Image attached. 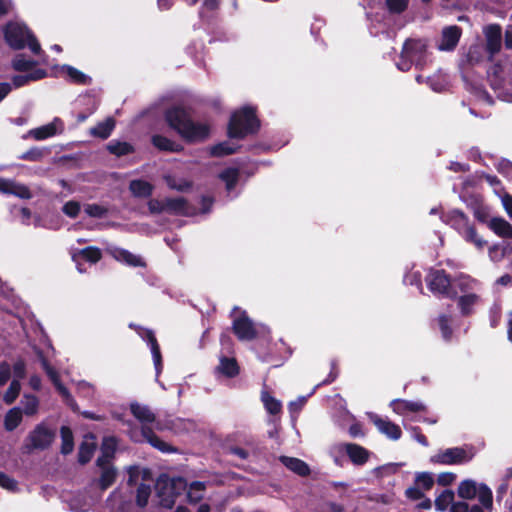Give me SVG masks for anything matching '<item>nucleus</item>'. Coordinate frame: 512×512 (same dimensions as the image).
<instances>
[{
    "label": "nucleus",
    "mask_w": 512,
    "mask_h": 512,
    "mask_svg": "<svg viewBox=\"0 0 512 512\" xmlns=\"http://www.w3.org/2000/svg\"><path fill=\"white\" fill-rule=\"evenodd\" d=\"M167 126L175 131L186 144H199L211 136V125L194 121L190 113L180 105L167 108L163 114Z\"/></svg>",
    "instance_id": "f257e3e1"
},
{
    "label": "nucleus",
    "mask_w": 512,
    "mask_h": 512,
    "mask_svg": "<svg viewBox=\"0 0 512 512\" xmlns=\"http://www.w3.org/2000/svg\"><path fill=\"white\" fill-rule=\"evenodd\" d=\"M261 122L257 110L253 106H244L234 111L227 125V136L230 139L243 140L259 132Z\"/></svg>",
    "instance_id": "f03ea898"
},
{
    "label": "nucleus",
    "mask_w": 512,
    "mask_h": 512,
    "mask_svg": "<svg viewBox=\"0 0 512 512\" xmlns=\"http://www.w3.org/2000/svg\"><path fill=\"white\" fill-rule=\"evenodd\" d=\"M131 414L142 424L141 436L155 449L163 453H173L177 449L167 442L160 439L153 429L148 425L156 420V415L152 410L138 402H132L129 406Z\"/></svg>",
    "instance_id": "7ed1b4c3"
},
{
    "label": "nucleus",
    "mask_w": 512,
    "mask_h": 512,
    "mask_svg": "<svg viewBox=\"0 0 512 512\" xmlns=\"http://www.w3.org/2000/svg\"><path fill=\"white\" fill-rule=\"evenodd\" d=\"M3 33L6 43L14 50H21L27 46L35 55L42 52L36 36L25 24L8 22L3 29Z\"/></svg>",
    "instance_id": "20e7f679"
},
{
    "label": "nucleus",
    "mask_w": 512,
    "mask_h": 512,
    "mask_svg": "<svg viewBox=\"0 0 512 512\" xmlns=\"http://www.w3.org/2000/svg\"><path fill=\"white\" fill-rule=\"evenodd\" d=\"M187 482L183 477L170 478L167 474H161L155 484L159 504L166 509H172L176 499L186 490Z\"/></svg>",
    "instance_id": "39448f33"
},
{
    "label": "nucleus",
    "mask_w": 512,
    "mask_h": 512,
    "mask_svg": "<svg viewBox=\"0 0 512 512\" xmlns=\"http://www.w3.org/2000/svg\"><path fill=\"white\" fill-rule=\"evenodd\" d=\"M55 439V432L45 423L37 424L33 430L29 432L23 443V451L31 453L34 450H47Z\"/></svg>",
    "instance_id": "423d86ee"
},
{
    "label": "nucleus",
    "mask_w": 512,
    "mask_h": 512,
    "mask_svg": "<svg viewBox=\"0 0 512 512\" xmlns=\"http://www.w3.org/2000/svg\"><path fill=\"white\" fill-rule=\"evenodd\" d=\"M428 289L437 296L454 300L457 298V291L452 288V279L444 269H431L426 276Z\"/></svg>",
    "instance_id": "0eeeda50"
},
{
    "label": "nucleus",
    "mask_w": 512,
    "mask_h": 512,
    "mask_svg": "<svg viewBox=\"0 0 512 512\" xmlns=\"http://www.w3.org/2000/svg\"><path fill=\"white\" fill-rule=\"evenodd\" d=\"M404 56L413 60L416 69L423 70L427 64L428 43L425 39L408 38L402 46Z\"/></svg>",
    "instance_id": "6e6552de"
},
{
    "label": "nucleus",
    "mask_w": 512,
    "mask_h": 512,
    "mask_svg": "<svg viewBox=\"0 0 512 512\" xmlns=\"http://www.w3.org/2000/svg\"><path fill=\"white\" fill-rule=\"evenodd\" d=\"M232 331L240 341H252L258 335L246 311H241L240 315L233 320Z\"/></svg>",
    "instance_id": "1a4fd4ad"
},
{
    "label": "nucleus",
    "mask_w": 512,
    "mask_h": 512,
    "mask_svg": "<svg viewBox=\"0 0 512 512\" xmlns=\"http://www.w3.org/2000/svg\"><path fill=\"white\" fill-rule=\"evenodd\" d=\"M465 449L461 447L448 448L431 457V462L442 465L462 464L471 460Z\"/></svg>",
    "instance_id": "9d476101"
},
{
    "label": "nucleus",
    "mask_w": 512,
    "mask_h": 512,
    "mask_svg": "<svg viewBox=\"0 0 512 512\" xmlns=\"http://www.w3.org/2000/svg\"><path fill=\"white\" fill-rule=\"evenodd\" d=\"M462 29L457 25L445 27L441 34V41L438 44L440 51H453L461 38Z\"/></svg>",
    "instance_id": "9b49d317"
},
{
    "label": "nucleus",
    "mask_w": 512,
    "mask_h": 512,
    "mask_svg": "<svg viewBox=\"0 0 512 512\" xmlns=\"http://www.w3.org/2000/svg\"><path fill=\"white\" fill-rule=\"evenodd\" d=\"M484 33L486 37V51L493 56L501 49V26L499 24H491L486 27Z\"/></svg>",
    "instance_id": "f8f14e48"
},
{
    "label": "nucleus",
    "mask_w": 512,
    "mask_h": 512,
    "mask_svg": "<svg viewBox=\"0 0 512 512\" xmlns=\"http://www.w3.org/2000/svg\"><path fill=\"white\" fill-rule=\"evenodd\" d=\"M370 420L381 433L385 434L390 439L398 440L401 437L402 430L400 426L390 420L383 419L377 414L370 415Z\"/></svg>",
    "instance_id": "ddd939ff"
},
{
    "label": "nucleus",
    "mask_w": 512,
    "mask_h": 512,
    "mask_svg": "<svg viewBox=\"0 0 512 512\" xmlns=\"http://www.w3.org/2000/svg\"><path fill=\"white\" fill-rule=\"evenodd\" d=\"M0 193L11 194L20 199L32 198V193L26 185L2 177H0Z\"/></svg>",
    "instance_id": "4468645a"
},
{
    "label": "nucleus",
    "mask_w": 512,
    "mask_h": 512,
    "mask_svg": "<svg viewBox=\"0 0 512 512\" xmlns=\"http://www.w3.org/2000/svg\"><path fill=\"white\" fill-rule=\"evenodd\" d=\"M340 447L354 465H364L369 459V451L358 444L344 443Z\"/></svg>",
    "instance_id": "2eb2a0df"
},
{
    "label": "nucleus",
    "mask_w": 512,
    "mask_h": 512,
    "mask_svg": "<svg viewBox=\"0 0 512 512\" xmlns=\"http://www.w3.org/2000/svg\"><path fill=\"white\" fill-rule=\"evenodd\" d=\"M151 144L161 152L181 153L184 150V146L182 144L160 134H154L151 136Z\"/></svg>",
    "instance_id": "dca6fc26"
},
{
    "label": "nucleus",
    "mask_w": 512,
    "mask_h": 512,
    "mask_svg": "<svg viewBox=\"0 0 512 512\" xmlns=\"http://www.w3.org/2000/svg\"><path fill=\"white\" fill-rule=\"evenodd\" d=\"M96 448L97 444L95 442V436L93 434L86 435L78 448V462L81 465H86L89 463L94 455Z\"/></svg>",
    "instance_id": "f3484780"
},
{
    "label": "nucleus",
    "mask_w": 512,
    "mask_h": 512,
    "mask_svg": "<svg viewBox=\"0 0 512 512\" xmlns=\"http://www.w3.org/2000/svg\"><path fill=\"white\" fill-rule=\"evenodd\" d=\"M446 223L460 235L471 225L468 216L459 209H454L447 213Z\"/></svg>",
    "instance_id": "a211bd4d"
},
{
    "label": "nucleus",
    "mask_w": 512,
    "mask_h": 512,
    "mask_svg": "<svg viewBox=\"0 0 512 512\" xmlns=\"http://www.w3.org/2000/svg\"><path fill=\"white\" fill-rule=\"evenodd\" d=\"M455 299L463 317L471 316L474 313V306L481 302V297L476 293L464 294Z\"/></svg>",
    "instance_id": "6ab92c4d"
},
{
    "label": "nucleus",
    "mask_w": 512,
    "mask_h": 512,
    "mask_svg": "<svg viewBox=\"0 0 512 512\" xmlns=\"http://www.w3.org/2000/svg\"><path fill=\"white\" fill-rule=\"evenodd\" d=\"M48 75L47 70L37 68L26 74L14 75L12 77V84L15 88L23 87L30 82H35L46 78Z\"/></svg>",
    "instance_id": "aec40b11"
},
{
    "label": "nucleus",
    "mask_w": 512,
    "mask_h": 512,
    "mask_svg": "<svg viewBox=\"0 0 512 512\" xmlns=\"http://www.w3.org/2000/svg\"><path fill=\"white\" fill-rule=\"evenodd\" d=\"M280 461L286 468H288L289 470H291L292 472L301 477H306L311 472L309 465L299 458L281 456Z\"/></svg>",
    "instance_id": "412c9836"
},
{
    "label": "nucleus",
    "mask_w": 512,
    "mask_h": 512,
    "mask_svg": "<svg viewBox=\"0 0 512 512\" xmlns=\"http://www.w3.org/2000/svg\"><path fill=\"white\" fill-rule=\"evenodd\" d=\"M467 206L472 210L474 217L481 223H486L489 217V212L483 204L482 197L479 195H472L469 201L466 200Z\"/></svg>",
    "instance_id": "4be33fe9"
},
{
    "label": "nucleus",
    "mask_w": 512,
    "mask_h": 512,
    "mask_svg": "<svg viewBox=\"0 0 512 512\" xmlns=\"http://www.w3.org/2000/svg\"><path fill=\"white\" fill-rule=\"evenodd\" d=\"M488 227L499 237L512 239V225L502 217H493Z\"/></svg>",
    "instance_id": "5701e85b"
},
{
    "label": "nucleus",
    "mask_w": 512,
    "mask_h": 512,
    "mask_svg": "<svg viewBox=\"0 0 512 512\" xmlns=\"http://www.w3.org/2000/svg\"><path fill=\"white\" fill-rule=\"evenodd\" d=\"M166 212L172 215H187L188 201L184 197L166 198Z\"/></svg>",
    "instance_id": "b1692460"
},
{
    "label": "nucleus",
    "mask_w": 512,
    "mask_h": 512,
    "mask_svg": "<svg viewBox=\"0 0 512 512\" xmlns=\"http://www.w3.org/2000/svg\"><path fill=\"white\" fill-rule=\"evenodd\" d=\"M80 258L91 264H95L101 260L102 251L96 246H88L73 254L72 259L74 262H77V259Z\"/></svg>",
    "instance_id": "393cba45"
},
{
    "label": "nucleus",
    "mask_w": 512,
    "mask_h": 512,
    "mask_svg": "<svg viewBox=\"0 0 512 512\" xmlns=\"http://www.w3.org/2000/svg\"><path fill=\"white\" fill-rule=\"evenodd\" d=\"M116 121L113 117H108L105 121L99 122L96 126L90 129V134L93 137L100 139H107L114 130Z\"/></svg>",
    "instance_id": "a878e982"
},
{
    "label": "nucleus",
    "mask_w": 512,
    "mask_h": 512,
    "mask_svg": "<svg viewBox=\"0 0 512 512\" xmlns=\"http://www.w3.org/2000/svg\"><path fill=\"white\" fill-rule=\"evenodd\" d=\"M129 189L135 197L147 198L152 195L154 187L148 181L137 179L130 182Z\"/></svg>",
    "instance_id": "bb28decb"
},
{
    "label": "nucleus",
    "mask_w": 512,
    "mask_h": 512,
    "mask_svg": "<svg viewBox=\"0 0 512 512\" xmlns=\"http://www.w3.org/2000/svg\"><path fill=\"white\" fill-rule=\"evenodd\" d=\"M217 370L227 378H234L240 372L237 360L235 358H228L226 356H222L220 358V363L217 367Z\"/></svg>",
    "instance_id": "cd10ccee"
},
{
    "label": "nucleus",
    "mask_w": 512,
    "mask_h": 512,
    "mask_svg": "<svg viewBox=\"0 0 512 512\" xmlns=\"http://www.w3.org/2000/svg\"><path fill=\"white\" fill-rule=\"evenodd\" d=\"M23 420V412L19 407L9 409L4 416V428L8 432L14 431Z\"/></svg>",
    "instance_id": "c85d7f7f"
},
{
    "label": "nucleus",
    "mask_w": 512,
    "mask_h": 512,
    "mask_svg": "<svg viewBox=\"0 0 512 512\" xmlns=\"http://www.w3.org/2000/svg\"><path fill=\"white\" fill-rule=\"evenodd\" d=\"M37 64L38 62L36 60L27 59L25 54L19 53L12 59L11 67L17 72L29 73L32 70L37 69Z\"/></svg>",
    "instance_id": "c756f323"
},
{
    "label": "nucleus",
    "mask_w": 512,
    "mask_h": 512,
    "mask_svg": "<svg viewBox=\"0 0 512 512\" xmlns=\"http://www.w3.org/2000/svg\"><path fill=\"white\" fill-rule=\"evenodd\" d=\"M110 154L117 157L126 156L135 152V147L126 141L111 140L107 145Z\"/></svg>",
    "instance_id": "7c9ffc66"
},
{
    "label": "nucleus",
    "mask_w": 512,
    "mask_h": 512,
    "mask_svg": "<svg viewBox=\"0 0 512 512\" xmlns=\"http://www.w3.org/2000/svg\"><path fill=\"white\" fill-rule=\"evenodd\" d=\"M218 177L225 183L226 190L230 192L236 187L239 181L240 171L238 168L228 167L222 170Z\"/></svg>",
    "instance_id": "2f4dec72"
},
{
    "label": "nucleus",
    "mask_w": 512,
    "mask_h": 512,
    "mask_svg": "<svg viewBox=\"0 0 512 512\" xmlns=\"http://www.w3.org/2000/svg\"><path fill=\"white\" fill-rule=\"evenodd\" d=\"M241 146H233L228 141L217 143L210 147L209 154L212 157H224L235 154L238 152Z\"/></svg>",
    "instance_id": "473e14b6"
},
{
    "label": "nucleus",
    "mask_w": 512,
    "mask_h": 512,
    "mask_svg": "<svg viewBox=\"0 0 512 512\" xmlns=\"http://www.w3.org/2000/svg\"><path fill=\"white\" fill-rule=\"evenodd\" d=\"M63 70L66 72L67 76L73 84L90 85L92 82L91 77L84 74L82 71L76 69L73 66L64 65Z\"/></svg>",
    "instance_id": "72a5a7b5"
},
{
    "label": "nucleus",
    "mask_w": 512,
    "mask_h": 512,
    "mask_svg": "<svg viewBox=\"0 0 512 512\" xmlns=\"http://www.w3.org/2000/svg\"><path fill=\"white\" fill-rule=\"evenodd\" d=\"M116 259L131 267H144L146 264L140 256H137L126 249H119L116 252Z\"/></svg>",
    "instance_id": "f704fd0d"
},
{
    "label": "nucleus",
    "mask_w": 512,
    "mask_h": 512,
    "mask_svg": "<svg viewBox=\"0 0 512 512\" xmlns=\"http://www.w3.org/2000/svg\"><path fill=\"white\" fill-rule=\"evenodd\" d=\"M60 436L62 441L60 452L63 455L72 453L74 449V436L71 428L68 426H62L60 428Z\"/></svg>",
    "instance_id": "c9c22d12"
},
{
    "label": "nucleus",
    "mask_w": 512,
    "mask_h": 512,
    "mask_svg": "<svg viewBox=\"0 0 512 512\" xmlns=\"http://www.w3.org/2000/svg\"><path fill=\"white\" fill-rule=\"evenodd\" d=\"M476 482L470 479L463 480L458 486V496L462 499H474L477 495Z\"/></svg>",
    "instance_id": "e433bc0d"
},
{
    "label": "nucleus",
    "mask_w": 512,
    "mask_h": 512,
    "mask_svg": "<svg viewBox=\"0 0 512 512\" xmlns=\"http://www.w3.org/2000/svg\"><path fill=\"white\" fill-rule=\"evenodd\" d=\"M461 236L466 242L473 244L479 250L483 249L487 245V241L478 235L476 228L473 225L466 228Z\"/></svg>",
    "instance_id": "4c0bfd02"
},
{
    "label": "nucleus",
    "mask_w": 512,
    "mask_h": 512,
    "mask_svg": "<svg viewBox=\"0 0 512 512\" xmlns=\"http://www.w3.org/2000/svg\"><path fill=\"white\" fill-rule=\"evenodd\" d=\"M261 400L269 414L278 415L282 412V403L275 397L271 396L268 392L262 393Z\"/></svg>",
    "instance_id": "58836bf2"
},
{
    "label": "nucleus",
    "mask_w": 512,
    "mask_h": 512,
    "mask_svg": "<svg viewBox=\"0 0 512 512\" xmlns=\"http://www.w3.org/2000/svg\"><path fill=\"white\" fill-rule=\"evenodd\" d=\"M21 404L23 405V414L33 416L37 413L39 408V400L33 394H24Z\"/></svg>",
    "instance_id": "ea45409f"
},
{
    "label": "nucleus",
    "mask_w": 512,
    "mask_h": 512,
    "mask_svg": "<svg viewBox=\"0 0 512 512\" xmlns=\"http://www.w3.org/2000/svg\"><path fill=\"white\" fill-rule=\"evenodd\" d=\"M98 485L101 490H106L116 481L117 471L114 467L101 469Z\"/></svg>",
    "instance_id": "a19ab883"
},
{
    "label": "nucleus",
    "mask_w": 512,
    "mask_h": 512,
    "mask_svg": "<svg viewBox=\"0 0 512 512\" xmlns=\"http://www.w3.org/2000/svg\"><path fill=\"white\" fill-rule=\"evenodd\" d=\"M451 316L446 314H441L438 317V326L442 335V338L446 342H450L453 336V330L450 325L451 323Z\"/></svg>",
    "instance_id": "79ce46f5"
},
{
    "label": "nucleus",
    "mask_w": 512,
    "mask_h": 512,
    "mask_svg": "<svg viewBox=\"0 0 512 512\" xmlns=\"http://www.w3.org/2000/svg\"><path fill=\"white\" fill-rule=\"evenodd\" d=\"M454 492L450 489H446L435 499V507L437 511H445L448 506L453 503Z\"/></svg>",
    "instance_id": "37998d69"
},
{
    "label": "nucleus",
    "mask_w": 512,
    "mask_h": 512,
    "mask_svg": "<svg viewBox=\"0 0 512 512\" xmlns=\"http://www.w3.org/2000/svg\"><path fill=\"white\" fill-rule=\"evenodd\" d=\"M477 494L483 508L491 510L493 506V495L491 489L486 484H480Z\"/></svg>",
    "instance_id": "c03bdc74"
},
{
    "label": "nucleus",
    "mask_w": 512,
    "mask_h": 512,
    "mask_svg": "<svg viewBox=\"0 0 512 512\" xmlns=\"http://www.w3.org/2000/svg\"><path fill=\"white\" fill-rule=\"evenodd\" d=\"M20 391H21L20 381L13 379L3 396V401L5 402V404H7V405L13 404L15 402V400L18 398Z\"/></svg>",
    "instance_id": "a18cd8bd"
},
{
    "label": "nucleus",
    "mask_w": 512,
    "mask_h": 512,
    "mask_svg": "<svg viewBox=\"0 0 512 512\" xmlns=\"http://www.w3.org/2000/svg\"><path fill=\"white\" fill-rule=\"evenodd\" d=\"M151 495V487L148 484L141 483L136 491V505L145 508Z\"/></svg>",
    "instance_id": "49530a36"
},
{
    "label": "nucleus",
    "mask_w": 512,
    "mask_h": 512,
    "mask_svg": "<svg viewBox=\"0 0 512 512\" xmlns=\"http://www.w3.org/2000/svg\"><path fill=\"white\" fill-rule=\"evenodd\" d=\"M36 140H44L56 134V127L53 123L36 128L30 132Z\"/></svg>",
    "instance_id": "de8ad7c7"
},
{
    "label": "nucleus",
    "mask_w": 512,
    "mask_h": 512,
    "mask_svg": "<svg viewBox=\"0 0 512 512\" xmlns=\"http://www.w3.org/2000/svg\"><path fill=\"white\" fill-rule=\"evenodd\" d=\"M410 0H385V5L390 14H402L408 8Z\"/></svg>",
    "instance_id": "09e8293b"
},
{
    "label": "nucleus",
    "mask_w": 512,
    "mask_h": 512,
    "mask_svg": "<svg viewBox=\"0 0 512 512\" xmlns=\"http://www.w3.org/2000/svg\"><path fill=\"white\" fill-rule=\"evenodd\" d=\"M117 444V439L115 437H105L101 444V453L104 454L105 457L114 458Z\"/></svg>",
    "instance_id": "8fccbe9b"
},
{
    "label": "nucleus",
    "mask_w": 512,
    "mask_h": 512,
    "mask_svg": "<svg viewBox=\"0 0 512 512\" xmlns=\"http://www.w3.org/2000/svg\"><path fill=\"white\" fill-rule=\"evenodd\" d=\"M85 213L94 218H103L108 213V209L99 204H87L84 207Z\"/></svg>",
    "instance_id": "3c124183"
},
{
    "label": "nucleus",
    "mask_w": 512,
    "mask_h": 512,
    "mask_svg": "<svg viewBox=\"0 0 512 512\" xmlns=\"http://www.w3.org/2000/svg\"><path fill=\"white\" fill-rule=\"evenodd\" d=\"M80 210V203L74 200L66 202L62 207L63 213L70 218H76L79 215Z\"/></svg>",
    "instance_id": "603ef678"
},
{
    "label": "nucleus",
    "mask_w": 512,
    "mask_h": 512,
    "mask_svg": "<svg viewBox=\"0 0 512 512\" xmlns=\"http://www.w3.org/2000/svg\"><path fill=\"white\" fill-rule=\"evenodd\" d=\"M43 156L44 153L41 149L33 147L22 153L18 158L25 161L37 162L40 161Z\"/></svg>",
    "instance_id": "864d4df0"
},
{
    "label": "nucleus",
    "mask_w": 512,
    "mask_h": 512,
    "mask_svg": "<svg viewBox=\"0 0 512 512\" xmlns=\"http://www.w3.org/2000/svg\"><path fill=\"white\" fill-rule=\"evenodd\" d=\"M416 483L424 490H430L434 485V478L431 473L422 472L416 476Z\"/></svg>",
    "instance_id": "5fc2aeb1"
},
{
    "label": "nucleus",
    "mask_w": 512,
    "mask_h": 512,
    "mask_svg": "<svg viewBox=\"0 0 512 512\" xmlns=\"http://www.w3.org/2000/svg\"><path fill=\"white\" fill-rule=\"evenodd\" d=\"M58 393L61 395L63 402L73 412L79 411V406H78L77 402L75 401L74 397L71 395V393L69 392V390L66 387L62 388L60 391H58Z\"/></svg>",
    "instance_id": "6e6d98bb"
},
{
    "label": "nucleus",
    "mask_w": 512,
    "mask_h": 512,
    "mask_svg": "<svg viewBox=\"0 0 512 512\" xmlns=\"http://www.w3.org/2000/svg\"><path fill=\"white\" fill-rule=\"evenodd\" d=\"M150 349H151L156 372H157V374H159L163 368L162 354H161L159 343H154V345L150 346Z\"/></svg>",
    "instance_id": "4d7b16f0"
},
{
    "label": "nucleus",
    "mask_w": 512,
    "mask_h": 512,
    "mask_svg": "<svg viewBox=\"0 0 512 512\" xmlns=\"http://www.w3.org/2000/svg\"><path fill=\"white\" fill-rule=\"evenodd\" d=\"M44 371L57 391H60L62 388L65 387L61 382V378L58 371L53 366H50Z\"/></svg>",
    "instance_id": "13d9d810"
},
{
    "label": "nucleus",
    "mask_w": 512,
    "mask_h": 512,
    "mask_svg": "<svg viewBox=\"0 0 512 512\" xmlns=\"http://www.w3.org/2000/svg\"><path fill=\"white\" fill-rule=\"evenodd\" d=\"M0 486L7 490L15 491L17 489V481L6 473L0 471Z\"/></svg>",
    "instance_id": "bf43d9fd"
},
{
    "label": "nucleus",
    "mask_w": 512,
    "mask_h": 512,
    "mask_svg": "<svg viewBox=\"0 0 512 512\" xmlns=\"http://www.w3.org/2000/svg\"><path fill=\"white\" fill-rule=\"evenodd\" d=\"M148 209L151 214H160L166 212L165 199L163 201L158 199H150L148 201Z\"/></svg>",
    "instance_id": "052dcab7"
},
{
    "label": "nucleus",
    "mask_w": 512,
    "mask_h": 512,
    "mask_svg": "<svg viewBox=\"0 0 512 512\" xmlns=\"http://www.w3.org/2000/svg\"><path fill=\"white\" fill-rule=\"evenodd\" d=\"M13 374L16 380H21L26 377V364L24 360L18 359L13 365Z\"/></svg>",
    "instance_id": "680f3d73"
},
{
    "label": "nucleus",
    "mask_w": 512,
    "mask_h": 512,
    "mask_svg": "<svg viewBox=\"0 0 512 512\" xmlns=\"http://www.w3.org/2000/svg\"><path fill=\"white\" fill-rule=\"evenodd\" d=\"M399 404L406 405L407 412H422L426 410V406L422 402L400 400L397 401Z\"/></svg>",
    "instance_id": "e2e57ef3"
},
{
    "label": "nucleus",
    "mask_w": 512,
    "mask_h": 512,
    "mask_svg": "<svg viewBox=\"0 0 512 512\" xmlns=\"http://www.w3.org/2000/svg\"><path fill=\"white\" fill-rule=\"evenodd\" d=\"M11 367L6 361L0 363V386H4L10 379Z\"/></svg>",
    "instance_id": "0e129e2a"
},
{
    "label": "nucleus",
    "mask_w": 512,
    "mask_h": 512,
    "mask_svg": "<svg viewBox=\"0 0 512 512\" xmlns=\"http://www.w3.org/2000/svg\"><path fill=\"white\" fill-rule=\"evenodd\" d=\"M414 65L413 60H411L408 56H404L403 50L401 51L399 61L396 63L397 68L400 71L407 72Z\"/></svg>",
    "instance_id": "69168bd1"
},
{
    "label": "nucleus",
    "mask_w": 512,
    "mask_h": 512,
    "mask_svg": "<svg viewBox=\"0 0 512 512\" xmlns=\"http://www.w3.org/2000/svg\"><path fill=\"white\" fill-rule=\"evenodd\" d=\"M456 479V475L452 472H443L438 475L437 483L441 486H449Z\"/></svg>",
    "instance_id": "338daca9"
},
{
    "label": "nucleus",
    "mask_w": 512,
    "mask_h": 512,
    "mask_svg": "<svg viewBox=\"0 0 512 512\" xmlns=\"http://www.w3.org/2000/svg\"><path fill=\"white\" fill-rule=\"evenodd\" d=\"M167 184L171 189H174V190H177L180 192L188 191L192 187V183L190 181L184 180L180 184H176L174 182V180L171 178L167 179Z\"/></svg>",
    "instance_id": "774afa93"
}]
</instances>
